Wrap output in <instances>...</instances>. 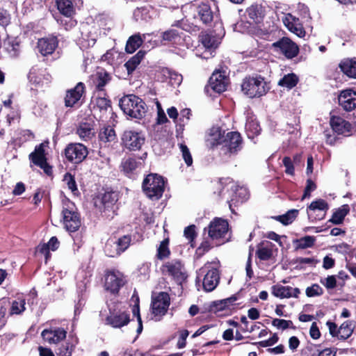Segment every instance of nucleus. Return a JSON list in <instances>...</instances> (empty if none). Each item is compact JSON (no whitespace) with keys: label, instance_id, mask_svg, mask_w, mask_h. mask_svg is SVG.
Returning a JSON list of instances; mask_svg holds the SVG:
<instances>
[{"label":"nucleus","instance_id":"51","mask_svg":"<svg viewBox=\"0 0 356 356\" xmlns=\"http://www.w3.org/2000/svg\"><path fill=\"white\" fill-rule=\"evenodd\" d=\"M168 239H164L159 245L157 250V257L159 259H163L170 254V250L168 248Z\"/></svg>","mask_w":356,"mask_h":356},{"label":"nucleus","instance_id":"32","mask_svg":"<svg viewBox=\"0 0 356 356\" xmlns=\"http://www.w3.org/2000/svg\"><path fill=\"white\" fill-rule=\"evenodd\" d=\"M339 67L348 77L356 79V61L352 59H346L341 62Z\"/></svg>","mask_w":356,"mask_h":356},{"label":"nucleus","instance_id":"44","mask_svg":"<svg viewBox=\"0 0 356 356\" xmlns=\"http://www.w3.org/2000/svg\"><path fill=\"white\" fill-rule=\"evenodd\" d=\"M104 251L106 254L111 257H115L121 254L120 250H119L118 244L116 243L115 239L113 238H110L107 241L105 245Z\"/></svg>","mask_w":356,"mask_h":356},{"label":"nucleus","instance_id":"5","mask_svg":"<svg viewBox=\"0 0 356 356\" xmlns=\"http://www.w3.org/2000/svg\"><path fill=\"white\" fill-rule=\"evenodd\" d=\"M203 277L202 285L206 291H212L219 283L220 275L216 268L207 264L197 272V278Z\"/></svg>","mask_w":356,"mask_h":356},{"label":"nucleus","instance_id":"9","mask_svg":"<svg viewBox=\"0 0 356 356\" xmlns=\"http://www.w3.org/2000/svg\"><path fill=\"white\" fill-rule=\"evenodd\" d=\"M242 138L239 133L228 132L223 139L220 154L228 158L236 154L241 149Z\"/></svg>","mask_w":356,"mask_h":356},{"label":"nucleus","instance_id":"61","mask_svg":"<svg viewBox=\"0 0 356 356\" xmlns=\"http://www.w3.org/2000/svg\"><path fill=\"white\" fill-rule=\"evenodd\" d=\"M211 248V245L208 241H203L201 245L196 250V254L198 257H202Z\"/></svg>","mask_w":356,"mask_h":356},{"label":"nucleus","instance_id":"18","mask_svg":"<svg viewBox=\"0 0 356 356\" xmlns=\"http://www.w3.org/2000/svg\"><path fill=\"white\" fill-rule=\"evenodd\" d=\"M67 332L61 327H51L49 329H44L41 336L42 339L50 344H56L64 340L66 337Z\"/></svg>","mask_w":356,"mask_h":356},{"label":"nucleus","instance_id":"46","mask_svg":"<svg viewBox=\"0 0 356 356\" xmlns=\"http://www.w3.org/2000/svg\"><path fill=\"white\" fill-rule=\"evenodd\" d=\"M316 238L312 236H306L295 241L296 248L298 249H305L314 245Z\"/></svg>","mask_w":356,"mask_h":356},{"label":"nucleus","instance_id":"7","mask_svg":"<svg viewBox=\"0 0 356 356\" xmlns=\"http://www.w3.org/2000/svg\"><path fill=\"white\" fill-rule=\"evenodd\" d=\"M163 274L170 276L181 284L187 277L184 264L179 259H173L165 262L161 267Z\"/></svg>","mask_w":356,"mask_h":356},{"label":"nucleus","instance_id":"36","mask_svg":"<svg viewBox=\"0 0 356 356\" xmlns=\"http://www.w3.org/2000/svg\"><path fill=\"white\" fill-rule=\"evenodd\" d=\"M56 5L61 14L66 17H71L74 12L72 3L70 0H56Z\"/></svg>","mask_w":356,"mask_h":356},{"label":"nucleus","instance_id":"13","mask_svg":"<svg viewBox=\"0 0 356 356\" xmlns=\"http://www.w3.org/2000/svg\"><path fill=\"white\" fill-rule=\"evenodd\" d=\"M145 140L144 135L134 130H126L122 136V145L131 151L139 150Z\"/></svg>","mask_w":356,"mask_h":356},{"label":"nucleus","instance_id":"24","mask_svg":"<svg viewBox=\"0 0 356 356\" xmlns=\"http://www.w3.org/2000/svg\"><path fill=\"white\" fill-rule=\"evenodd\" d=\"M84 84L79 82L76 86L67 91L65 97V105L67 107H72L79 102L84 92Z\"/></svg>","mask_w":356,"mask_h":356},{"label":"nucleus","instance_id":"55","mask_svg":"<svg viewBox=\"0 0 356 356\" xmlns=\"http://www.w3.org/2000/svg\"><path fill=\"white\" fill-rule=\"evenodd\" d=\"M306 295L308 297L319 296L323 293V289L317 284H314L306 289Z\"/></svg>","mask_w":356,"mask_h":356},{"label":"nucleus","instance_id":"26","mask_svg":"<svg viewBox=\"0 0 356 356\" xmlns=\"http://www.w3.org/2000/svg\"><path fill=\"white\" fill-rule=\"evenodd\" d=\"M231 188L233 192V195L228 202L229 209L232 212H234L232 206H235L240 202L241 203L246 201L249 197V193L247 188L245 187L233 185Z\"/></svg>","mask_w":356,"mask_h":356},{"label":"nucleus","instance_id":"27","mask_svg":"<svg viewBox=\"0 0 356 356\" xmlns=\"http://www.w3.org/2000/svg\"><path fill=\"white\" fill-rule=\"evenodd\" d=\"M129 321V315L126 312L111 314L106 318V324L114 328L122 327L127 325Z\"/></svg>","mask_w":356,"mask_h":356},{"label":"nucleus","instance_id":"16","mask_svg":"<svg viewBox=\"0 0 356 356\" xmlns=\"http://www.w3.org/2000/svg\"><path fill=\"white\" fill-rule=\"evenodd\" d=\"M29 159L35 165L42 168L47 175H49L51 174V168L47 162L43 143L35 147L34 151L29 154Z\"/></svg>","mask_w":356,"mask_h":356},{"label":"nucleus","instance_id":"30","mask_svg":"<svg viewBox=\"0 0 356 356\" xmlns=\"http://www.w3.org/2000/svg\"><path fill=\"white\" fill-rule=\"evenodd\" d=\"M111 80V74L104 69H101L97 72L93 81L96 89L99 91H103L105 86Z\"/></svg>","mask_w":356,"mask_h":356},{"label":"nucleus","instance_id":"11","mask_svg":"<svg viewBox=\"0 0 356 356\" xmlns=\"http://www.w3.org/2000/svg\"><path fill=\"white\" fill-rule=\"evenodd\" d=\"M118 200L117 194L114 192H106L95 199V206L101 212L108 213L107 217L113 218L115 213V204Z\"/></svg>","mask_w":356,"mask_h":356},{"label":"nucleus","instance_id":"8","mask_svg":"<svg viewBox=\"0 0 356 356\" xmlns=\"http://www.w3.org/2000/svg\"><path fill=\"white\" fill-rule=\"evenodd\" d=\"M228 227V222L221 218H215L209 223L207 227L209 236L216 245L224 243Z\"/></svg>","mask_w":356,"mask_h":356},{"label":"nucleus","instance_id":"45","mask_svg":"<svg viewBox=\"0 0 356 356\" xmlns=\"http://www.w3.org/2000/svg\"><path fill=\"white\" fill-rule=\"evenodd\" d=\"M200 38L202 44L205 48L211 49L217 47V40L211 34L208 33H203L200 35Z\"/></svg>","mask_w":356,"mask_h":356},{"label":"nucleus","instance_id":"6","mask_svg":"<svg viewBox=\"0 0 356 356\" xmlns=\"http://www.w3.org/2000/svg\"><path fill=\"white\" fill-rule=\"evenodd\" d=\"M63 222L65 228L69 232H75L81 226V218L79 213L72 202H68L62 211Z\"/></svg>","mask_w":356,"mask_h":356},{"label":"nucleus","instance_id":"22","mask_svg":"<svg viewBox=\"0 0 356 356\" xmlns=\"http://www.w3.org/2000/svg\"><path fill=\"white\" fill-rule=\"evenodd\" d=\"M181 22H177L171 28L162 33V39L168 42L178 44L183 39V30L181 28Z\"/></svg>","mask_w":356,"mask_h":356},{"label":"nucleus","instance_id":"47","mask_svg":"<svg viewBox=\"0 0 356 356\" xmlns=\"http://www.w3.org/2000/svg\"><path fill=\"white\" fill-rule=\"evenodd\" d=\"M257 254L261 260L266 261L270 259L273 256L271 243L270 245L259 247L257 250Z\"/></svg>","mask_w":356,"mask_h":356},{"label":"nucleus","instance_id":"41","mask_svg":"<svg viewBox=\"0 0 356 356\" xmlns=\"http://www.w3.org/2000/svg\"><path fill=\"white\" fill-rule=\"evenodd\" d=\"M298 214V209H291L288 211L285 214L277 216L274 217V218L282 223L284 225H288L296 218Z\"/></svg>","mask_w":356,"mask_h":356},{"label":"nucleus","instance_id":"37","mask_svg":"<svg viewBox=\"0 0 356 356\" xmlns=\"http://www.w3.org/2000/svg\"><path fill=\"white\" fill-rule=\"evenodd\" d=\"M246 14L250 19L254 22H259L263 17V8L261 5L253 4L248 7L246 10Z\"/></svg>","mask_w":356,"mask_h":356},{"label":"nucleus","instance_id":"63","mask_svg":"<svg viewBox=\"0 0 356 356\" xmlns=\"http://www.w3.org/2000/svg\"><path fill=\"white\" fill-rule=\"evenodd\" d=\"M156 106L157 108V113H158V122L159 124L165 123L168 121V118L165 115V113L164 111L163 110L161 107V104L159 101L156 102Z\"/></svg>","mask_w":356,"mask_h":356},{"label":"nucleus","instance_id":"20","mask_svg":"<svg viewBox=\"0 0 356 356\" xmlns=\"http://www.w3.org/2000/svg\"><path fill=\"white\" fill-rule=\"evenodd\" d=\"M282 22L289 31L293 33L300 38L304 37L305 31L299 18L291 13L284 15Z\"/></svg>","mask_w":356,"mask_h":356},{"label":"nucleus","instance_id":"17","mask_svg":"<svg viewBox=\"0 0 356 356\" xmlns=\"http://www.w3.org/2000/svg\"><path fill=\"white\" fill-rule=\"evenodd\" d=\"M124 283V275L119 271H110L106 275L105 288L112 293H118Z\"/></svg>","mask_w":356,"mask_h":356},{"label":"nucleus","instance_id":"52","mask_svg":"<svg viewBox=\"0 0 356 356\" xmlns=\"http://www.w3.org/2000/svg\"><path fill=\"white\" fill-rule=\"evenodd\" d=\"M6 51L10 55V57H16L19 55V44L15 40L8 41L6 44Z\"/></svg>","mask_w":356,"mask_h":356},{"label":"nucleus","instance_id":"40","mask_svg":"<svg viewBox=\"0 0 356 356\" xmlns=\"http://www.w3.org/2000/svg\"><path fill=\"white\" fill-rule=\"evenodd\" d=\"M298 82V77L293 73L284 75L278 82V85L291 89L295 87Z\"/></svg>","mask_w":356,"mask_h":356},{"label":"nucleus","instance_id":"3","mask_svg":"<svg viewBox=\"0 0 356 356\" xmlns=\"http://www.w3.org/2000/svg\"><path fill=\"white\" fill-rule=\"evenodd\" d=\"M241 88L243 92L250 98L261 97L270 90L269 84L261 76L245 78Z\"/></svg>","mask_w":356,"mask_h":356},{"label":"nucleus","instance_id":"58","mask_svg":"<svg viewBox=\"0 0 356 356\" xmlns=\"http://www.w3.org/2000/svg\"><path fill=\"white\" fill-rule=\"evenodd\" d=\"M321 283L328 290L333 289L337 286V280L334 275H329L326 278L321 279Z\"/></svg>","mask_w":356,"mask_h":356},{"label":"nucleus","instance_id":"31","mask_svg":"<svg viewBox=\"0 0 356 356\" xmlns=\"http://www.w3.org/2000/svg\"><path fill=\"white\" fill-rule=\"evenodd\" d=\"M76 134L83 141H88L95 136L92 125L88 122L81 123L76 129Z\"/></svg>","mask_w":356,"mask_h":356},{"label":"nucleus","instance_id":"62","mask_svg":"<svg viewBox=\"0 0 356 356\" xmlns=\"http://www.w3.org/2000/svg\"><path fill=\"white\" fill-rule=\"evenodd\" d=\"M188 334L189 332L187 330H183L179 332V337L177 344L178 348H184L186 346V340Z\"/></svg>","mask_w":356,"mask_h":356},{"label":"nucleus","instance_id":"14","mask_svg":"<svg viewBox=\"0 0 356 356\" xmlns=\"http://www.w3.org/2000/svg\"><path fill=\"white\" fill-rule=\"evenodd\" d=\"M87 147L81 143H70L65 149L66 159L74 163H81L88 156Z\"/></svg>","mask_w":356,"mask_h":356},{"label":"nucleus","instance_id":"48","mask_svg":"<svg viewBox=\"0 0 356 356\" xmlns=\"http://www.w3.org/2000/svg\"><path fill=\"white\" fill-rule=\"evenodd\" d=\"M139 163L135 159L129 158L122 163V167L124 172L131 173L134 172L138 167Z\"/></svg>","mask_w":356,"mask_h":356},{"label":"nucleus","instance_id":"29","mask_svg":"<svg viewBox=\"0 0 356 356\" xmlns=\"http://www.w3.org/2000/svg\"><path fill=\"white\" fill-rule=\"evenodd\" d=\"M330 125L333 131L338 134L346 135L350 131L351 125L341 117L332 116Z\"/></svg>","mask_w":356,"mask_h":356},{"label":"nucleus","instance_id":"39","mask_svg":"<svg viewBox=\"0 0 356 356\" xmlns=\"http://www.w3.org/2000/svg\"><path fill=\"white\" fill-rule=\"evenodd\" d=\"M143 40L139 34L131 36L126 44V51L129 54L134 53L142 44Z\"/></svg>","mask_w":356,"mask_h":356},{"label":"nucleus","instance_id":"57","mask_svg":"<svg viewBox=\"0 0 356 356\" xmlns=\"http://www.w3.org/2000/svg\"><path fill=\"white\" fill-rule=\"evenodd\" d=\"M272 325L277 329L286 330L293 325L291 321H286L284 319L275 318L272 321Z\"/></svg>","mask_w":356,"mask_h":356},{"label":"nucleus","instance_id":"12","mask_svg":"<svg viewBox=\"0 0 356 356\" xmlns=\"http://www.w3.org/2000/svg\"><path fill=\"white\" fill-rule=\"evenodd\" d=\"M275 51L282 54L288 59H292L299 53L298 46L291 39L284 37L272 44Z\"/></svg>","mask_w":356,"mask_h":356},{"label":"nucleus","instance_id":"64","mask_svg":"<svg viewBox=\"0 0 356 356\" xmlns=\"http://www.w3.org/2000/svg\"><path fill=\"white\" fill-rule=\"evenodd\" d=\"M184 234L187 239L192 241L196 236L195 226L193 225L186 227L184 229Z\"/></svg>","mask_w":356,"mask_h":356},{"label":"nucleus","instance_id":"53","mask_svg":"<svg viewBox=\"0 0 356 356\" xmlns=\"http://www.w3.org/2000/svg\"><path fill=\"white\" fill-rule=\"evenodd\" d=\"M95 106L101 111H106L111 107V101L105 97H98L95 100Z\"/></svg>","mask_w":356,"mask_h":356},{"label":"nucleus","instance_id":"59","mask_svg":"<svg viewBox=\"0 0 356 356\" xmlns=\"http://www.w3.org/2000/svg\"><path fill=\"white\" fill-rule=\"evenodd\" d=\"M278 337L276 334H274L270 339L259 342L254 343L253 344L257 345L258 347H269L275 344L278 341Z\"/></svg>","mask_w":356,"mask_h":356},{"label":"nucleus","instance_id":"4","mask_svg":"<svg viewBox=\"0 0 356 356\" xmlns=\"http://www.w3.org/2000/svg\"><path fill=\"white\" fill-rule=\"evenodd\" d=\"M164 180L157 174H149L143 180V189L145 195L152 200H159L164 191Z\"/></svg>","mask_w":356,"mask_h":356},{"label":"nucleus","instance_id":"15","mask_svg":"<svg viewBox=\"0 0 356 356\" xmlns=\"http://www.w3.org/2000/svg\"><path fill=\"white\" fill-rule=\"evenodd\" d=\"M328 209L329 206L325 200L318 199L313 201L307 209L309 220L314 222L323 219Z\"/></svg>","mask_w":356,"mask_h":356},{"label":"nucleus","instance_id":"21","mask_svg":"<svg viewBox=\"0 0 356 356\" xmlns=\"http://www.w3.org/2000/svg\"><path fill=\"white\" fill-rule=\"evenodd\" d=\"M339 105L346 111H350L356 107V92L351 89L344 90L338 97Z\"/></svg>","mask_w":356,"mask_h":356},{"label":"nucleus","instance_id":"49","mask_svg":"<svg viewBox=\"0 0 356 356\" xmlns=\"http://www.w3.org/2000/svg\"><path fill=\"white\" fill-rule=\"evenodd\" d=\"M115 241L118 244L119 250L122 253L129 247L131 242V236L129 234L124 235Z\"/></svg>","mask_w":356,"mask_h":356},{"label":"nucleus","instance_id":"28","mask_svg":"<svg viewBox=\"0 0 356 356\" xmlns=\"http://www.w3.org/2000/svg\"><path fill=\"white\" fill-rule=\"evenodd\" d=\"M58 46V40L56 37L42 38L38 40V47L39 51L43 55L51 54Z\"/></svg>","mask_w":356,"mask_h":356},{"label":"nucleus","instance_id":"35","mask_svg":"<svg viewBox=\"0 0 356 356\" xmlns=\"http://www.w3.org/2000/svg\"><path fill=\"white\" fill-rule=\"evenodd\" d=\"M59 247V241L56 236H52L47 243L39 246V251L45 255L46 259L49 257V250L55 251Z\"/></svg>","mask_w":356,"mask_h":356},{"label":"nucleus","instance_id":"43","mask_svg":"<svg viewBox=\"0 0 356 356\" xmlns=\"http://www.w3.org/2000/svg\"><path fill=\"white\" fill-rule=\"evenodd\" d=\"M26 301L22 297H18L12 302L10 313V314H21L25 309Z\"/></svg>","mask_w":356,"mask_h":356},{"label":"nucleus","instance_id":"1","mask_svg":"<svg viewBox=\"0 0 356 356\" xmlns=\"http://www.w3.org/2000/svg\"><path fill=\"white\" fill-rule=\"evenodd\" d=\"M212 6L214 3L209 0H195L182 7V11L186 17L189 19H200L204 24H209L213 18Z\"/></svg>","mask_w":356,"mask_h":356},{"label":"nucleus","instance_id":"33","mask_svg":"<svg viewBox=\"0 0 356 356\" xmlns=\"http://www.w3.org/2000/svg\"><path fill=\"white\" fill-rule=\"evenodd\" d=\"M350 207L348 204H343L338 208L332 214L330 222L334 225H340L343 222L345 217L348 214Z\"/></svg>","mask_w":356,"mask_h":356},{"label":"nucleus","instance_id":"23","mask_svg":"<svg viewBox=\"0 0 356 356\" xmlns=\"http://www.w3.org/2000/svg\"><path fill=\"white\" fill-rule=\"evenodd\" d=\"M225 136V131H222L220 127H213L209 130L206 136V145L209 148H213L218 145L222 146Z\"/></svg>","mask_w":356,"mask_h":356},{"label":"nucleus","instance_id":"42","mask_svg":"<svg viewBox=\"0 0 356 356\" xmlns=\"http://www.w3.org/2000/svg\"><path fill=\"white\" fill-rule=\"evenodd\" d=\"M245 130L249 138H254L260 133L261 128L257 121L250 118L246 122Z\"/></svg>","mask_w":356,"mask_h":356},{"label":"nucleus","instance_id":"10","mask_svg":"<svg viewBox=\"0 0 356 356\" xmlns=\"http://www.w3.org/2000/svg\"><path fill=\"white\" fill-rule=\"evenodd\" d=\"M169 305L170 296L165 292H161L156 297L152 298L151 309L153 319L159 321L166 314Z\"/></svg>","mask_w":356,"mask_h":356},{"label":"nucleus","instance_id":"19","mask_svg":"<svg viewBox=\"0 0 356 356\" xmlns=\"http://www.w3.org/2000/svg\"><path fill=\"white\" fill-rule=\"evenodd\" d=\"M227 84L228 79L225 72L218 70L211 76L208 86L213 91L221 93L226 90Z\"/></svg>","mask_w":356,"mask_h":356},{"label":"nucleus","instance_id":"50","mask_svg":"<svg viewBox=\"0 0 356 356\" xmlns=\"http://www.w3.org/2000/svg\"><path fill=\"white\" fill-rule=\"evenodd\" d=\"M353 333V329L350 323L348 321L344 322L338 329V337L341 339H348Z\"/></svg>","mask_w":356,"mask_h":356},{"label":"nucleus","instance_id":"56","mask_svg":"<svg viewBox=\"0 0 356 356\" xmlns=\"http://www.w3.org/2000/svg\"><path fill=\"white\" fill-rule=\"evenodd\" d=\"M63 181L67 185L68 188L74 193L78 192L76 184L74 179V177L70 173H67Z\"/></svg>","mask_w":356,"mask_h":356},{"label":"nucleus","instance_id":"54","mask_svg":"<svg viewBox=\"0 0 356 356\" xmlns=\"http://www.w3.org/2000/svg\"><path fill=\"white\" fill-rule=\"evenodd\" d=\"M179 149L182 154V157L188 166L193 163V158L188 147L183 143L179 145Z\"/></svg>","mask_w":356,"mask_h":356},{"label":"nucleus","instance_id":"2","mask_svg":"<svg viewBox=\"0 0 356 356\" xmlns=\"http://www.w3.org/2000/svg\"><path fill=\"white\" fill-rule=\"evenodd\" d=\"M119 105L126 115L133 118L141 119L147 112L144 101L134 95L122 97L120 99Z\"/></svg>","mask_w":356,"mask_h":356},{"label":"nucleus","instance_id":"60","mask_svg":"<svg viewBox=\"0 0 356 356\" xmlns=\"http://www.w3.org/2000/svg\"><path fill=\"white\" fill-rule=\"evenodd\" d=\"M282 163L284 166L285 167V172L288 175H293L294 174V166L293 161L290 157L285 156Z\"/></svg>","mask_w":356,"mask_h":356},{"label":"nucleus","instance_id":"34","mask_svg":"<svg viewBox=\"0 0 356 356\" xmlns=\"http://www.w3.org/2000/svg\"><path fill=\"white\" fill-rule=\"evenodd\" d=\"M99 139L104 143L115 142L116 134L114 129L111 126L104 127L101 129L99 133Z\"/></svg>","mask_w":356,"mask_h":356},{"label":"nucleus","instance_id":"25","mask_svg":"<svg viewBox=\"0 0 356 356\" xmlns=\"http://www.w3.org/2000/svg\"><path fill=\"white\" fill-rule=\"evenodd\" d=\"M272 294L280 298H298L300 290L298 288H292L289 286L280 284L274 285L271 288Z\"/></svg>","mask_w":356,"mask_h":356},{"label":"nucleus","instance_id":"38","mask_svg":"<svg viewBox=\"0 0 356 356\" xmlns=\"http://www.w3.org/2000/svg\"><path fill=\"white\" fill-rule=\"evenodd\" d=\"M144 56L145 53L142 51H139L135 56H134L124 64V67H126L129 74L132 73L136 70L137 66L140 64L141 60L143 58Z\"/></svg>","mask_w":356,"mask_h":356}]
</instances>
